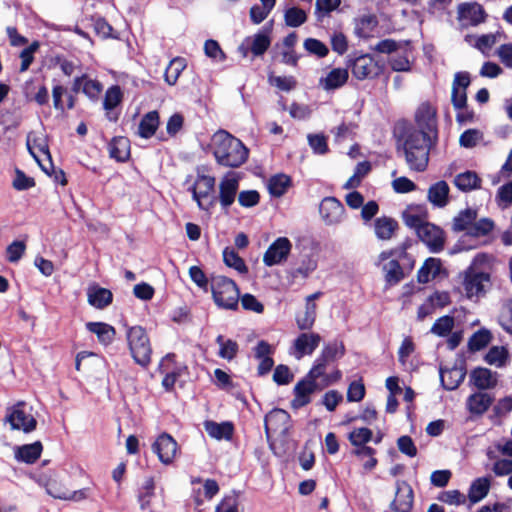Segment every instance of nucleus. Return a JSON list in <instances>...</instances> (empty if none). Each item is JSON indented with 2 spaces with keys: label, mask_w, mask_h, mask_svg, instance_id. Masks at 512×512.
<instances>
[{
  "label": "nucleus",
  "mask_w": 512,
  "mask_h": 512,
  "mask_svg": "<svg viewBox=\"0 0 512 512\" xmlns=\"http://www.w3.org/2000/svg\"><path fill=\"white\" fill-rule=\"evenodd\" d=\"M152 450L161 463L169 465L175 459L178 444L170 434L164 432L152 444Z\"/></svg>",
  "instance_id": "dca6fc26"
},
{
  "label": "nucleus",
  "mask_w": 512,
  "mask_h": 512,
  "mask_svg": "<svg viewBox=\"0 0 512 512\" xmlns=\"http://www.w3.org/2000/svg\"><path fill=\"white\" fill-rule=\"evenodd\" d=\"M214 304L223 310L236 311L239 307L240 288L237 283L224 275L211 274L210 288Z\"/></svg>",
  "instance_id": "7ed1b4c3"
},
{
  "label": "nucleus",
  "mask_w": 512,
  "mask_h": 512,
  "mask_svg": "<svg viewBox=\"0 0 512 512\" xmlns=\"http://www.w3.org/2000/svg\"><path fill=\"white\" fill-rule=\"evenodd\" d=\"M86 328L89 332L95 334L98 341L104 346L112 344V342L115 340L116 329L108 323L88 322L86 324Z\"/></svg>",
  "instance_id": "7c9ffc66"
},
{
  "label": "nucleus",
  "mask_w": 512,
  "mask_h": 512,
  "mask_svg": "<svg viewBox=\"0 0 512 512\" xmlns=\"http://www.w3.org/2000/svg\"><path fill=\"white\" fill-rule=\"evenodd\" d=\"M440 381L444 389L452 391L457 389L464 381L466 369L464 366L454 365L451 368L440 367Z\"/></svg>",
  "instance_id": "5701e85b"
},
{
  "label": "nucleus",
  "mask_w": 512,
  "mask_h": 512,
  "mask_svg": "<svg viewBox=\"0 0 512 512\" xmlns=\"http://www.w3.org/2000/svg\"><path fill=\"white\" fill-rule=\"evenodd\" d=\"M416 234L430 252L439 253L444 249L445 233L439 226L427 222Z\"/></svg>",
  "instance_id": "4468645a"
},
{
  "label": "nucleus",
  "mask_w": 512,
  "mask_h": 512,
  "mask_svg": "<svg viewBox=\"0 0 512 512\" xmlns=\"http://www.w3.org/2000/svg\"><path fill=\"white\" fill-rule=\"evenodd\" d=\"M412 487L405 481L397 482L395 497L390 505L394 512H410L413 507Z\"/></svg>",
  "instance_id": "6ab92c4d"
},
{
  "label": "nucleus",
  "mask_w": 512,
  "mask_h": 512,
  "mask_svg": "<svg viewBox=\"0 0 512 512\" xmlns=\"http://www.w3.org/2000/svg\"><path fill=\"white\" fill-rule=\"evenodd\" d=\"M450 188L446 181L439 180L433 183L427 192L428 201L437 208H444L448 205Z\"/></svg>",
  "instance_id": "bb28decb"
},
{
  "label": "nucleus",
  "mask_w": 512,
  "mask_h": 512,
  "mask_svg": "<svg viewBox=\"0 0 512 512\" xmlns=\"http://www.w3.org/2000/svg\"><path fill=\"white\" fill-rule=\"evenodd\" d=\"M155 495V481L153 477H148L144 481L142 487L139 490L138 502L141 509L150 507L151 499Z\"/></svg>",
  "instance_id": "864d4df0"
},
{
  "label": "nucleus",
  "mask_w": 512,
  "mask_h": 512,
  "mask_svg": "<svg viewBox=\"0 0 512 512\" xmlns=\"http://www.w3.org/2000/svg\"><path fill=\"white\" fill-rule=\"evenodd\" d=\"M293 378L294 376L287 365L279 364L275 367L273 373V381L277 385H288L293 380Z\"/></svg>",
  "instance_id": "69168bd1"
},
{
  "label": "nucleus",
  "mask_w": 512,
  "mask_h": 512,
  "mask_svg": "<svg viewBox=\"0 0 512 512\" xmlns=\"http://www.w3.org/2000/svg\"><path fill=\"white\" fill-rule=\"evenodd\" d=\"M103 90V85L96 79L86 78L82 87V92L91 100H97Z\"/></svg>",
  "instance_id": "0e129e2a"
},
{
  "label": "nucleus",
  "mask_w": 512,
  "mask_h": 512,
  "mask_svg": "<svg viewBox=\"0 0 512 512\" xmlns=\"http://www.w3.org/2000/svg\"><path fill=\"white\" fill-rule=\"evenodd\" d=\"M216 179L210 175H197L193 186L190 188L192 198L200 209L209 211L217 202L214 195Z\"/></svg>",
  "instance_id": "0eeeda50"
},
{
  "label": "nucleus",
  "mask_w": 512,
  "mask_h": 512,
  "mask_svg": "<svg viewBox=\"0 0 512 512\" xmlns=\"http://www.w3.org/2000/svg\"><path fill=\"white\" fill-rule=\"evenodd\" d=\"M478 213L476 209L466 208L461 210L452 221V230L454 232H463L466 231L467 235H469V231L473 225V222L477 219Z\"/></svg>",
  "instance_id": "c9c22d12"
},
{
  "label": "nucleus",
  "mask_w": 512,
  "mask_h": 512,
  "mask_svg": "<svg viewBox=\"0 0 512 512\" xmlns=\"http://www.w3.org/2000/svg\"><path fill=\"white\" fill-rule=\"evenodd\" d=\"M160 125V116L157 110L144 114L138 126V135L144 139H150L155 135Z\"/></svg>",
  "instance_id": "72a5a7b5"
},
{
  "label": "nucleus",
  "mask_w": 512,
  "mask_h": 512,
  "mask_svg": "<svg viewBox=\"0 0 512 512\" xmlns=\"http://www.w3.org/2000/svg\"><path fill=\"white\" fill-rule=\"evenodd\" d=\"M404 223L414 229L416 233L424 226L428 221V212L424 206L416 205L409 206L402 215Z\"/></svg>",
  "instance_id": "c85d7f7f"
},
{
  "label": "nucleus",
  "mask_w": 512,
  "mask_h": 512,
  "mask_svg": "<svg viewBox=\"0 0 512 512\" xmlns=\"http://www.w3.org/2000/svg\"><path fill=\"white\" fill-rule=\"evenodd\" d=\"M348 67L358 80L375 79L384 71V64L368 53L349 55Z\"/></svg>",
  "instance_id": "39448f33"
},
{
  "label": "nucleus",
  "mask_w": 512,
  "mask_h": 512,
  "mask_svg": "<svg viewBox=\"0 0 512 512\" xmlns=\"http://www.w3.org/2000/svg\"><path fill=\"white\" fill-rule=\"evenodd\" d=\"M268 81L280 91L290 92L297 87V80L294 76H275L272 73L268 75Z\"/></svg>",
  "instance_id": "6e6d98bb"
},
{
  "label": "nucleus",
  "mask_w": 512,
  "mask_h": 512,
  "mask_svg": "<svg viewBox=\"0 0 512 512\" xmlns=\"http://www.w3.org/2000/svg\"><path fill=\"white\" fill-rule=\"evenodd\" d=\"M291 186V177L284 173L273 175L268 181V191L273 197L283 196Z\"/></svg>",
  "instance_id": "37998d69"
},
{
  "label": "nucleus",
  "mask_w": 512,
  "mask_h": 512,
  "mask_svg": "<svg viewBox=\"0 0 512 512\" xmlns=\"http://www.w3.org/2000/svg\"><path fill=\"white\" fill-rule=\"evenodd\" d=\"M42 450V443L36 441L32 444H25L18 447L15 452V457L18 461L33 464L40 458Z\"/></svg>",
  "instance_id": "4c0bfd02"
},
{
  "label": "nucleus",
  "mask_w": 512,
  "mask_h": 512,
  "mask_svg": "<svg viewBox=\"0 0 512 512\" xmlns=\"http://www.w3.org/2000/svg\"><path fill=\"white\" fill-rule=\"evenodd\" d=\"M126 327V340L134 362L147 368L152 360V345L146 329L140 325Z\"/></svg>",
  "instance_id": "20e7f679"
},
{
  "label": "nucleus",
  "mask_w": 512,
  "mask_h": 512,
  "mask_svg": "<svg viewBox=\"0 0 512 512\" xmlns=\"http://www.w3.org/2000/svg\"><path fill=\"white\" fill-rule=\"evenodd\" d=\"M492 340V334L489 330L482 328L472 334L468 341V349L476 352L484 349Z\"/></svg>",
  "instance_id": "de8ad7c7"
},
{
  "label": "nucleus",
  "mask_w": 512,
  "mask_h": 512,
  "mask_svg": "<svg viewBox=\"0 0 512 512\" xmlns=\"http://www.w3.org/2000/svg\"><path fill=\"white\" fill-rule=\"evenodd\" d=\"M441 261L437 258H427L417 272V280L421 284L428 283L434 279L440 272Z\"/></svg>",
  "instance_id": "79ce46f5"
},
{
  "label": "nucleus",
  "mask_w": 512,
  "mask_h": 512,
  "mask_svg": "<svg viewBox=\"0 0 512 512\" xmlns=\"http://www.w3.org/2000/svg\"><path fill=\"white\" fill-rule=\"evenodd\" d=\"M491 285V276L488 272L477 271L472 265L465 271L463 287L467 297L481 296Z\"/></svg>",
  "instance_id": "1a4fd4ad"
},
{
  "label": "nucleus",
  "mask_w": 512,
  "mask_h": 512,
  "mask_svg": "<svg viewBox=\"0 0 512 512\" xmlns=\"http://www.w3.org/2000/svg\"><path fill=\"white\" fill-rule=\"evenodd\" d=\"M205 430L212 438L230 440L234 434V425L232 422L206 421Z\"/></svg>",
  "instance_id": "ea45409f"
},
{
  "label": "nucleus",
  "mask_w": 512,
  "mask_h": 512,
  "mask_svg": "<svg viewBox=\"0 0 512 512\" xmlns=\"http://www.w3.org/2000/svg\"><path fill=\"white\" fill-rule=\"evenodd\" d=\"M322 338L318 333H301L293 343L295 357L302 358L305 355H311L319 346Z\"/></svg>",
  "instance_id": "412c9836"
},
{
  "label": "nucleus",
  "mask_w": 512,
  "mask_h": 512,
  "mask_svg": "<svg viewBox=\"0 0 512 512\" xmlns=\"http://www.w3.org/2000/svg\"><path fill=\"white\" fill-rule=\"evenodd\" d=\"M329 363V361L325 360L321 355H319L315 359L312 367L310 368L306 375L308 376L309 379H314L316 381H318L319 379L322 380L323 377L326 375V369Z\"/></svg>",
  "instance_id": "680f3d73"
},
{
  "label": "nucleus",
  "mask_w": 512,
  "mask_h": 512,
  "mask_svg": "<svg viewBox=\"0 0 512 512\" xmlns=\"http://www.w3.org/2000/svg\"><path fill=\"white\" fill-rule=\"evenodd\" d=\"M216 343L219 345L218 356L220 358L231 361L237 356L239 345L235 340L225 339L223 335H218Z\"/></svg>",
  "instance_id": "a18cd8bd"
},
{
  "label": "nucleus",
  "mask_w": 512,
  "mask_h": 512,
  "mask_svg": "<svg viewBox=\"0 0 512 512\" xmlns=\"http://www.w3.org/2000/svg\"><path fill=\"white\" fill-rule=\"evenodd\" d=\"M241 305L244 310L253 311L255 313H262L264 311V305L250 293L240 295Z\"/></svg>",
  "instance_id": "774afa93"
},
{
  "label": "nucleus",
  "mask_w": 512,
  "mask_h": 512,
  "mask_svg": "<svg viewBox=\"0 0 512 512\" xmlns=\"http://www.w3.org/2000/svg\"><path fill=\"white\" fill-rule=\"evenodd\" d=\"M509 357L508 350L504 346H492L484 357L489 365L502 367L505 365Z\"/></svg>",
  "instance_id": "603ef678"
},
{
  "label": "nucleus",
  "mask_w": 512,
  "mask_h": 512,
  "mask_svg": "<svg viewBox=\"0 0 512 512\" xmlns=\"http://www.w3.org/2000/svg\"><path fill=\"white\" fill-rule=\"evenodd\" d=\"M271 27L265 25L262 30L250 37V51L254 57L265 54L271 45Z\"/></svg>",
  "instance_id": "c756f323"
},
{
  "label": "nucleus",
  "mask_w": 512,
  "mask_h": 512,
  "mask_svg": "<svg viewBox=\"0 0 512 512\" xmlns=\"http://www.w3.org/2000/svg\"><path fill=\"white\" fill-rule=\"evenodd\" d=\"M494 221L490 218H481L478 221H474L469 231V236L472 237H484L490 234L494 230Z\"/></svg>",
  "instance_id": "4d7b16f0"
},
{
  "label": "nucleus",
  "mask_w": 512,
  "mask_h": 512,
  "mask_svg": "<svg viewBox=\"0 0 512 512\" xmlns=\"http://www.w3.org/2000/svg\"><path fill=\"white\" fill-rule=\"evenodd\" d=\"M471 84L469 72L461 71L454 75L451 92V103L455 110H461L466 107L467 88Z\"/></svg>",
  "instance_id": "f3484780"
},
{
  "label": "nucleus",
  "mask_w": 512,
  "mask_h": 512,
  "mask_svg": "<svg viewBox=\"0 0 512 512\" xmlns=\"http://www.w3.org/2000/svg\"><path fill=\"white\" fill-rule=\"evenodd\" d=\"M238 202L245 208L254 207L260 202V194L256 190H243L238 194Z\"/></svg>",
  "instance_id": "338daca9"
},
{
  "label": "nucleus",
  "mask_w": 512,
  "mask_h": 512,
  "mask_svg": "<svg viewBox=\"0 0 512 512\" xmlns=\"http://www.w3.org/2000/svg\"><path fill=\"white\" fill-rule=\"evenodd\" d=\"M87 301L96 309L103 310L113 302V293L97 283H92L87 288Z\"/></svg>",
  "instance_id": "aec40b11"
},
{
  "label": "nucleus",
  "mask_w": 512,
  "mask_h": 512,
  "mask_svg": "<svg viewBox=\"0 0 512 512\" xmlns=\"http://www.w3.org/2000/svg\"><path fill=\"white\" fill-rule=\"evenodd\" d=\"M315 303H307L303 314H299L296 317V323L300 330H309L313 327L316 319Z\"/></svg>",
  "instance_id": "3c124183"
},
{
  "label": "nucleus",
  "mask_w": 512,
  "mask_h": 512,
  "mask_svg": "<svg viewBox=\"0 0 512 512\" xmlns=\"http://www.w3.org/2000/svg\"><path fill=\"white\" fill-rule=\"evenodd\" d=\"M291 428L290 414L281 408H273L264 418V430L269 441L273 434L287 436Z\"/></svg>",
  "instance_id": "6e6552de"
},
{
  "label": "nucleus",
  "mask_w": 512,
  "mask_h": 512,
  "mask_svg": "<svg viewBox=\"0 0 512 512\" xmlns=\"http://www.w3.org/2000/svg\"><path fill=\"white\" fill-rule=\"evenodd\" d=\"M322 390L323 386H321L320 382L309 379L308 376L305 375L293 388L294 398L291 400V408L297 410L307 406L312 401L311 395Z\"/></svg>",
  "instance_id": "f8f14e48"
},
{
  "label": "nucleus",
  "mask_w": 512,
  "mask_h": 512,
  "mask_svg": "<svg viewBox=\"0 0 512 512\" xmlns=\"http://www.w3.org/2000/svg\"><path fill=\"white\" fill-rule=\"evenodd\" d=\"M397 137V152H402L405 162L410 170L415 172L426 171L430 151L437 144V139L429 133L417 130L408 121H398L395 126Z\"/></svg>",
  "instance_id": "f257e3e1"
},
{
  "label": "nucleus",
  "mask_w": 512,
  "mask_h": 512,
  "mask_svg": "<svg viewBox=\"0 0 512 512\" xmlns=\"http://www.w3.org/2000/svg\"><path fill=\"white\" fill-rule=\"evenodd\" d=\"M470 380L480 390L494 388L497 380L493 377L488 368L477 367L471 371Z\"/></svg>",
  "instance_id": "58836bf2"
},
{
  "label": "nucleus",
  "mask_w": 512,
  "mask_h": 512,
  "mask_svg": "<svg viewBox=\"0 0 512 512\" xmlns=\"http://www.w3.org/2000/svg\"><path fill=\"white\" fill-rule=\"evenodd\" d=\"M349 79L347 68H334L325 78L320 79V85L326 91L335 90L344 86Z\"/></svg>",
  "instance_id": "473e14b6"
},
{
  "label": "nucleus",
  "mask_w": 512,
  "mask_h": 512,
  "mask_svg": "<svg viewBox=\"0 0 512 512\" xmlns=\"http://www.w3.org/2000/svg\"><path fill=\"white\" fill-rule=\"evenodd\" d=\"M303 46L308 53L315 55L318 58H324L329 53L328 47L316 38L305 39Z\"/></svg>",
  "instance_id": "bf43d9fd"
},
{
  "label": "nucleus",
  "mask_w": 512,
  "mask_h": 512,
  "mask_svg": "<svg viewBox=\"0 0 512 512\" xmlns=\"http://www.w3.org/2000/svg\"><path fill=\"white\" fill-rule=\"evenodd\" d=\"M488 17L484 7L478 2H463L457 7V20L461 27H476Z\"/></svg>",
  "instance_id": "9d476101"
},
{
  "label": "nucleus",
  "mask_w": 512,
  "mask_h": 512,
  "mask_svg": "<svg viewBox=\"0 0 512 512\" xmlns=\"http://www.w3.org/2000/svg\"><path fill=\"white\" fill-rule=\"evenodd\" d=\"M284 21L287 26L296 28L307 21V14L299 7H291L285 11Z\"/></svg>",
  "instance_id": "5fc2aeb1"
},
{
  "label": "nucleus",
  "mask_w": 512,
  "mask_h": 512,
  "mask_svg": "<svg viewBox=\"0 0 512 512\" xmlns=\"http://www.w3.org/2000/svg\"><path fill=\"white\" fill-rule=\"evenodd\" d=\"M454 185L462 192H469L481 187L482 180L474 171H465L456 175Z\"/></svg>",
  "instance_id": "a19ab883"
},
{
  "label": "nucleus",
  "mask_w": 512,
  "mask_h": 512,
  "mask_svg": "<svg viewBox=\"0 0 512 512\" xmlns=\"http://www.w3.org/2000/svg\"><path fill=\"white\" fill-rule=\"evenodd\" d=\"M454 326V318L449 315L442 316L438 318L433 326L431 327V332L440 337H444L448 335Z\"/></svg>",
  "instance_id": "13d9d810"
},
{
  "label": "nucleus",
  "mask_w": 512,
  "mask_h": 512,
  "mask_svg": "<svg viewBox=\"0 0 512 512\" xmlns=\"http://www.w3.org/2000/svg\"><path fill=\"white\" fill-rule=\"evenodd\" d=\"M414 120L417 130L429 133L432 138L438 140L437 109L431 103H421L415 112Z\"/></svg>",
  "instance_id": "9b49d317"
},
{
  "label": "nucleus",
  "mask_w": 512,
  "mask_h": 512,
  "mask_svg": "<svg viewBox=\"0 0 512 512\" xmlns=\"http://www.w3.org/2000/svg\"><path fill=\"white\" fill-rule=\"evenodd\" d=\"M398 222L389 216H381L374 221V232L380 240H390L398 230Z\"/></svg>",
  "instance_id": "2f4dec72"
},
{
  "label": "nucleus",
  "mask_w": 512,
  "mask_h": 512,
  "mask_svg": "<svg viewBox=\"0 0 512 512\" xmlns=\"http://www.w3.org/2000/svg\"><path fill=\"white\" fill-rule=\"evenodd\" d=\"M274 353L272 346L265 340H261L254 348L255 358L260 360L257 367V375L264 376L268 374L274 366V360L270 356Z\"/></svg>",
  "instance_id": "4be33fe9"
},
{
  "label": "nucleus",
  "mask_w": 512,
  "mask_h": 512,
  "mask_svg": "<svg viewBox=\"0 0 512 512\" xmlns=\"http://www.w3.org/2000/svg\"><path fill=\"white\" fill-rule=\"evenodd\" d=\"M211 149L217 164L223 167L239 168L249 157V149L244 143L222 129L212 136Z\"/></svg>",
  "instance_id": "f03ea898"
},
{
  "label": "nucleus",
  "mask_w": 512,
  "mask_h": 512,
  "mask_svg": "<svg viewBox=\"0 0 512 512\" xmlns=\"http://www.w3.org/2000/svg\"><path fill=\"white\" fill-rule=\"evenodd\" d=\"M6 421L10 424L12 430H22L24 433L34 431L37 426V420L32 414L25 411L23 402H19L9 409Z\"/></svg>",
  "instance_id": "ddd939ff"
},
{
  "label": "nucleus",
  "mask_w": 512,
  "mask_h": 512,
  "mask_svg": "<svg viewBox=\"0 0 512 512\" xmlns=\"http://www.w3.org/2000/svg\"><path fill=\"white\" fill-rule=\"evenodd\" d=\"M186 68V60L183 57L173 58L167 66L164 79L169 85H175L180 74Z\"/></svg>",
  "instance_id": "49530a36"
},
{
  "label": "nucleus",
  "mask_w": 512,
  "mask_h": 512,
  "mask_svg": "<svg viewBox=\"0 0 512 512\" xmlns=\"http://www.w3.org/2000/svg\"><path fill=\"white\" fill-rule=\"evenodd\" d=\"M343 211V204L335 197H325L319 206L322 219L329 225L337 223Z\"/></svg>",
  "instance_id": "b1692460"
},
{
  "label": "nucleus",
  "mask_w": 512,
  "mask_h": 512,
  "mask_svg": "<svg viewBox=\"0 0 512 512\" xmlns=\"http://www.w3.org/2000/svg\"><path fill=\"white\" fill-rule=\"evenodd\" d=\"M346 353V348L343 341H331L324 345L320 355L329 362H334L342 358Z\"/></svg>",
  "instance_id": "09e8293b"
},
{
  "label": "nucleus",
  "mask_w": 512,
  "mask_h": 512,
  "mask_svg": "<svg viewBox=\"0 0 512 512\" xmlns=\"http://www.w3.org/2000/svg\"><path fill=\"white\" fill-rule=\"evenodd\" d=\"M110 158L120 163L130 159V140L124 136H115L108 144Z\"/></svg>",
  "instance_id": "cd10ccee"
},
{
  "label": "nucleus",
  "mask_w": 512,
  "mask_h": 512,
  "mask_svg": "<svg viewBox=\"0 0 512 512\" xmlns=\"http://www.w3.org/2000/svg\"><path fill=\"white\" fill-rule=\"evenodd\" d=\"M292 249V244L287 237H279L271 243L263 256V263L268 266H274L285 261Z\"/></svg>",
  "instance_id": "2eb2a0df"
},
{
  "label": "nucleus",
  "mask_w": 512,
  "mask_h": 512,
  "mask_svg": "<svg viewBox=\"0 0 512 512\" xmlns=\"http://www.w3.org/2000/svg\"><path fill=\"white\" fill-rule=\"evenodd\" d=\"M379 24L375 14L362 15L355 20V34L363 39H369Z\"/></svg>",
  "instance_id": "e433bc0d"
},
{
  "label": "nucleus",
  "mask_w": 512,
  "mask_h": 512,
  "mask_svg": "<svg viewBox=\"0 0 512 512\" xmlns=\"http://www.w3.org/2000/svg\"><path fill=\"white\" fill-rule=\"evenodd\" d=\"M493 397L487 393L476 392L467 399V408L473 415H483L492 405Z\"/></svg>",
  "instance_id": "f704fd0d"
},
{
  "label": "nucleus",
  "mask_w": 512,
  "mask_h": 512,
  "mask_svg": "<svg viewBox=\"0 0 512 512\" xmlns=\"http://www.w3.org/2000/svg\"><path fill=\"white\" fill-rule=\"evenodd\" d=\"M123 97L124 95L119 85H112L106 90L103 100V108L106 110V117L109 121H118L119 114L114 113L113 110L122 103Z\"/></svg>",
  "instance_id": "a878e982"
},
{
  "label": "nucleus",
  "mask_w": 512,
  "mask_h": 512,
  "mask_svg": "<svg viewBox=\"0 0 512 512\" xmlns=\"http://www.w3.org/2000/svg\"><path fill=\"white\" fill-rule=\"evenodd\" d=\"M373 437L372 430L366 427L354 429L349 434L350 443L356 447L353 454L359 459H363V456H368V460L363 463V468L366 472L372 471L378 464V460L375 458L376 450L370 446H366Z\"/></svg>",
  "instance_id": "423d86ee"
},
{
  "label": "nucleus",
  "mask_w": 512,
  "mask_h": 512,
  "mask_svg": "<svg viewBox=\"0 0 512 512\" xmlns=\"http://www.w3.org/2000/svg\"><path fill=\"white\" fill-rule=\"evenodd\" d=\"M414 261L411 262L408 272H405L404 268L400 265L396 259H391L387 263L382 265V271L384 274V280L386 286H395L399 284L409 272L413 269Z\"/></svg>",
  "instance_id": "393cba45"
},
{
  "label": "nucleus",
  "mask_w": 512,
  "mask_h": 512,
  "mask_svg": "<svg viewBox=\"0 0 512 512\" xmlns=\"http://www.w3.org/2000/svg\"><path fill=\"white\" fill-rule=\"evenodd\" d=\"M223 261L226 266L235 269L240 274H246L248 272V267L245 264V261L243 260V258L239 256V254L234 249H224Z\"/></svg>",
  "instance_id": "8fccbe9b"
},
{
  "label": "nucleus",
  "mask_w": 512,
  "mask_h": 512,
  "mask_svg": "<svg viewBox=\"0 0 512 512\" xmlns=\"http://www.w3.org/2000/svg\"><path fill=\"white\" fill-rule=\"evenodd\" d=\"M189 276L197 287L207 292L210 288V276L207 277L204 271L199 266H191L189 268Z\"/></svg>",
  "instance_id": "052dcab7"
},
{
  "label": "nucleus",
  "mask_w": 512,
  "mask_h": 512,
  "mask_svg": "<svg viewBox=\"0 0 512 512\" xmlns=\"http://www.w3.org/2000/svg\"><path fill=\"white\" fill-rule=\"evenodd\" d=\"M490 485L491 483L488 477H480L474 480L468 492L471 503H477L485 498L489 492Z\"/></svg>",
  "instance_id": "c03bdc74"
},
{
  "label": "nucleus",
  "mask_w": 512,
  "mask_h": 512,
  "mask_svg": "<svg viewBox=\"0 0 512 512\" xmlns=\"http://www.w3.org/2000/svg\"><path fill=\"white\" fill-rule=\"evenodd\" d=\"M35 180L32 177H28L22 170L16 169L15 178L12 182V186L15 190L23 191L28 190L35 186Z\"/></svg>",
  "instance_id": "e2e57ef3"
},
{
  "label": "nucleus",
  "mask_w": 512,
  "mask_h": 512,
  "mask_svg": "<svg viewBox=\"0 0 512 512\" xmlns=\"http://www.w3.org/2000/svg\"><path fill=\"white\" fill-rule=\"evenodd\" d=\"M238 189L239 179L237 177H229L228 174L221 179L219 183V194L216 197L223 210H228L235 202Z\"/></svg>",
  "instance_id": "a211bd4d"
}]
</instances>
